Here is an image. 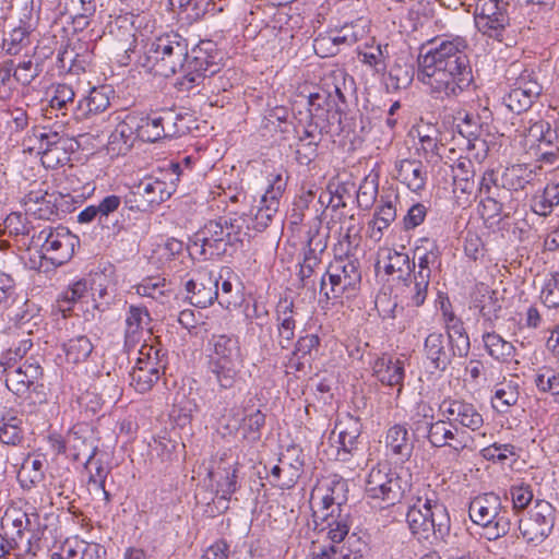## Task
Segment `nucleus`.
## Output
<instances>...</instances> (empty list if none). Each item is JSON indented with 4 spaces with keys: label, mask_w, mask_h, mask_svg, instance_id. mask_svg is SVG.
Returning a JSON list of instances; mask_svg holds the SVG:
<instances>
[{
    "label": "nucleus",
    "mask_w": 559,
    "mask_h": 559,
    "mask_svg": "<svg viewBox=\"0 0 559 559\" xmlns=\"http://www.w3.org/2000/svg\"><path fill=\"white\" fill-rule=\"evenodd\" d=\"M93 344L86 335H78L63 344L66 358L69 362L85 361L93 352Z\"/></svg>",
    "instance_id": "c03bdc74"
},
{
    "label": "nucleus",
    "mask_w": 559,
    "mask_h": 559,
    "mask_svg": "<svg viewBox=\"0 0 559 559\" xmlns=\"http://www.w3.org/2000/svg\"><path fill=\"white\" fill-rule=\"evenodd\" d=\"M481 298L483 299L479 300L480 304L476 305V307L479 308V313L485 319V321L492 323L499 318V313L502 308L497 296V292H487V294H484Z\"/></svg>",
    "instance_id": "13d9d810"
},
{
    "label": "nucleus",
    "mask_w": 559,
    "mask_h": 559,
    "mask_svg": "<svg viewBox=\"0 0 559 559\" xmlns=\"http://www.w3.org/2000/svg\"><path fill=\"white\" fill-rule=\"evenodd\" d=\"M217 278L223 281L221 294L218 293V299H216L218 304L227 309L238 306L241 301L240 289L238 286L235 287L231 281L233 278L237 280V276L229 267H225L221 271Z\"/></svg>",
    "instance_id": "58836bf2"
},
{
    "label": "nucleus",
    "mask_w": 559,
    "mask_h": 559,
    "mask_svg": "<svg viewBox=\"0 0 559 559\" xmlns=\"http://www.w3.org/2000/svg\"><path fill=\"white\" fill-rule=\"evenodd\" d=\"M409 489V483L389 464L373 466L366 479V493L371 499H381L386 506H394Z\"/></svg>",
    "instance_id": "1a4fd4ad"
},
{
    "label": "nucleus",
    "mask_w": 559,
    "mask_h": 559,
    "mask_svg": "<svg viewBox=\"0 0 559 559\" xmlns=\"http://www.w3.org/2000/svg\"><path fill=\"white\" fill-rule=\"evenodd\" d=\"M414 79V68L411 64L395 63L389 71L386 85L393 90L406 88Z\"/></svg>",
    "instance_id": "864d4df0"
},
{
    "label": "nucleus",
    "mask_w": 559,
    "mask_h": 559,
    "mask_svg": "<svg viewBox=\"0 0 559 559\" xmlns=\"http://www.w3.org/2000/svg\"><path fill=\"white\" fill-rule=\"evenodd\" d=\"M212 348L209 355V379L221 389H230L242 367V355L238 337L234 335H213L209 341Z\"/></svg>",
    "instance_id": "20e7f679"
},
{
    "label": "nucleus",
    "mask_w": 559,
    "mask_h": 559,
    "mask_svg": "<svg viewBox=\"0 0 559 559\" xmlns=\"http://www.w3.org/2000/svg\"><path fill=\"white\" fill-rule=\"evenodd\" d=\"M110 119L116 122V127L109 135L107 151L112 155H126L139 139L138 130L141 119L134 111L124 114L123 117L118 114Z\"/></svg>",
    "instance_id": "f3484780"
},
{
    "label": "nucleus",
    "mask_w": 559,
    "mask_h": 559,
    "mask_svg": "<svg viewBox=\"0 0 559 559\" xmlns=\"http://www.w3.org/2000/svg\"><path fill=\"white\" fill-rule=\"evenodd\" d=\"M534 382L540 392L559 395V372L550 368H543L536 374Z\"/></svg>",
    "instance_id": "bf43d9fd"
},
{
    "label": "nucleus",
    "mask_w": 559,
    "mask_h": 559,
    "mask_svg": "<svg viewBox=\"0 0 559 559\" xmlns=\"http://www.w3.org/2000/svg\"><path fill=\"white\" fill-rule=\"evenodd\" d=\"M454 190L472 193L475 187L474 163L465 156H459L454 164H450Z\"/></svg>",
    "instance_id": "c9c22d12"
},
{
    "label": "nucleus",
    "mask_w": 559,
    "mask_h": 559,
    "mask_svg": "<svg viewBox=\"0 0 559 559\" xmlns=\"http://www.w3.org/2000/svg\"><path fill=\"white\" fill-rule=\"evenodd\" d=\"M406 521L418 539L444 540L450 534L451 521L447 507L433 490L428 489L416 503L409 507Z\"/></svg>",
    "instance_id": "7ed1b4c3"
},
{
    "label": "nucleus",
    "mask_w": 559,
    "mask_h": 559,
    "mask_svg": "<svg viewBox=\"0 0 559 559\" xmlns=\"http://www.w3.org/2000/svg\"><path fill=\"white\" fill-rule=\"evenodd\" d=\"M34 138L38 141V154L48 152L59 145H71L72 139L67 134L52 130L49 127L35 128L33 130Z\"/></svg>",
    "instance_id": "a18cd8bd"
},
{
    "label": "nucleus",
    "mask_w": 559,
    "mask_h": 559,
    "mask_svg": "<svg viewBox=\"0 0 559 559\" xmlns=\"http://www.w3.org/2000/svg\"><path fill=\"white\" fill-rule=\"evenodd\" d=\"M138 117L141 119L138 130L140 140L145 142H156L162 139L163 131L159 122V111L152 112L150 115L138 112Z\"/></svg>",
    "instance_id": "09e8293b"
},
{
    "label": "nucleus",
    "mask_w": 559,
    "mask_h": 559,
    "mask_svg": "<svg viewBox=\"0 0 559 559\" xmlns=\"http://www.w3.org/2000/svg\"><path fill=\"white\" fill-rule=\"evenodd\" d=\"M540 300L548 308L559 307V273L548 277L540 292Z\"/></svg>",
    "instance_id": "e2e57ef3"
},
{
    "label": "nucleus",
    "mask_w": 559,
    "mask_h": 559,
    "mask_svg": "<svg viewBox=\"0 0 559 559\" xmlns=\"http://www.w3.org/2000/svg\"><path fill=\"white\" fill-rule=\"evenodd\" d=\"M445 340L457 350L459 358H464L468 355L471 349L469 336L463 325L453 329L444 334Z\"/></svg>",
    "instance_id": "0e129e2a"
},
{
    "label": "nucleus",
    "mask_w": 559,
    "mask_h": 559,
    "mask_svg": "<svg viewBox=\"0 0 559 559\" xmlns=\"http://www.w3.org/2000/svg\"><path fill=\"white\" fill-rule=\"evenodd\" d=\"M160 117V127H162V139L163 138H174L183 133V130L179 128L178 121H182L183 118L176 114L171 109H166L159 111Z\"/></svg>",
    "instance_id": "680f3d73"
},
{
    "label": "nucleus",
    "mask_w": 559,
    "mask_h": 559,
    "mask_svg": "<svg viewBox=\"0 0 559 559\" xmlns=\"http://www.w3.org/2000/svg\"><path fill=\"white\" fill-rule=\"evenodd\" d=\"M468 515L475 524L485 528V536L489 540L506 536L511 528L508 512L503 510L501 499L495 492H486L472 499Z\"/></svg>",
    "instance_id": "0eeeda50"
},
{
    "label": "nucleus",
    "mask_w": 559,
    "mask_h": 559,
    "mask_svg": "<svg viewBox=\"0 0 559 559\" xmlns=\"http://www.w3.org/2000/svg\"><path fill=\"white\" fill-rule=\"evenodd\" d=\"M26 537L24 554H31L35 556L40 550V542L44 536L47 526L40 523L38 513H28V520H26Z\"/></svg>",
    "instance_id": "49530a36"
},
{
    "label": "nucleus",
    "mask_w": 559,
    "mask_h": 559,
    "mask_svg": "<svg viewBox=\"0 0 559 559\" xmlns=\"http://www.w3.org/2000/svg\"><path fill=\"white\" fill-rule=\"evenodd\" d=\"M269 187L261 199V205L254 213V228L265 229L278 211L280 198L283 195L287 179L282 173L270 175Z\"/></svg>",
    "instance_id": "aec40b11"
},
{
    "label": "nucleus",
    "mask_w": 559,
    "mask_h": 559,
    "mask_svg": "<svg viewBox=\"0 0 559 559\" xmlns=\"http://www.w3.org/2000/svg\"><path fill=\"white\" fill-rule=\"evenodd\" d=\"M166 357L160 348L143 344L130 372V384L140 393L150 391L166 368Z\"/></svg>",
    "instance_id": "9b49d317"
},
{
    "label": "nucleus",
    "mask_w": 559,
    "mask_h": 559,
    "mask_svg": "<svg viewBox=\"0 0 559 559\" xmlns=\"http://www.w3.org/2000/svg\"><path fill=\"white\" fill-rule=\"evenodd\" d=\"M537 176L536 168L527 164H514L507 167L500 175L499 183L512 191L523 190Z\"/></svg>",
    "instance_id": "2f4dec72"
},
{
    "label": "nucleus",
    "mask_w": 559,
    "mask_h": 559,
    "mask_svg": "<svg viewBox=\"0 0 559 559\" xmlns=\"http://www.w3.org/2000/svg\"><path fill=\"white\" fill-rule=\"evenodd\" d=\"M5 385L16 395H23L43 377V368L36 358L26 359L17 368H4Z\"/></svg>",
    "instance_id": "412c9836"
},
{
    "label": "nucleus",
    "mask_w": 559,
    "mask_h": 559,
    "mask_svg": "<svg viewBox=\"0 0 559 559\" xmlns=\"http://www.w3.org/2000/svg\"><path fill=\"white\" fill-rule=\"evenodd\" d=\"M556 521V509L542 499H537L527 515L519 520V531L527 544L537 546L551 533Z\"/></svg>",
    "instance_id": "ddd939ff"
},
{
    "label": "nucleus",
    "mask_w": 559,
    "mask_h": 559,
    "mask_svg": "<svg viewBox=\"0 0 559 559\" xmlns=\"http://www.w3.org/2000/svg\"><path fill=\"white\" fill-rule=\"evenodd\" d=\"M75 93L68 84H58L53 90L50 99V107L56 110H67L69 105H73Z\"/></svg>",
    "instance_id": "774afa93"
},
{
    "label": "nucleus",
    "mask_w": 559,
    "mask_h": 559,
    "mask_svg": "<svg viewBox=\"0 0 559 559\" xmlns=\"http://www.w3.org/2000/svg\"><path fill=\"white\" fill-rule=\"evenodd\" d=\"M26 213L39 219H50L57 215V195L43 190H32L23 199Z\"/></svg>",
    "instance_id": "cd10ccee"
},
{
    "label": "nucleus",
    "mask_w": 559,
    "mask_h": 559,
    "mask_svg": "<svg viewBox=\"0 0 559 559\" xmlns=\"http://www.w3.org/2000/svg\"><path fill=\"white\" fill-rule=\"evenodd\" d=\"M278 463L282 464V469L284 471V477L280 483V487L282 489L294 487L304 472L305 454L302 449L298 445L287 447L281 453Z\"/></svg>",
    "instance_id": "393cba45"
},
{
    "label": "nucleus",
    "mask_w": 559,
    "mask_h": 559,
    "mask_svg": "<svg viewBox=\"0 0 559 559\" xmlns=\"http://www.w3.org/2000/svg\"><path fill=\"white\" fill-rule=\"evenodd\" d=\"M424 354L432 367L439 371H445L455 358L457 350L451 345L443 333L431 332L424 342Z\"/></svg>",
    "instance_id": "4be33fe9"
},
{
    "label": "nucleus",
    "mask_w": 559,
    "mask_h": 559,
    "mask_svg": "<svg viewBox=\"0 0 559 559\" xmlns=\"http://www.w3.org/2000/svg\"><path fill=\"white\" fill-rule=\"evenodd\" d=\"M188 41L178 33H167L155 38L146 51V66L155 74L169 78L178 70L185 71Z\"/></svg>",
    "instance_id": "423d86ee"
},
{
    "label": "nucleus",
    "mask_w": 559,
    "mask_h": 559,
    "mask_svg": "<svg viewBox=\"0 0 559 559\" xmlns=\"http://www.w3.org/2000/svg\"><path fill=\"white\" fill-rule=\"evenodd\" d=\"M150 320V313L145 307L133 305L129 307L124 330L126 348L130 349L141 341L144 324H147Z\"/></svg>",
    "instance_id": "473e14b6"
},
{
    "label": "nucleus",
    "mask_w": 559,
    "mask_h": 559,
    "mask_svg": "<svg viewBox=\"0 0 559 559\" xmlns=\"http://www.w3.org/2000/svg\"><path fill=\"white\" fill-rule=\"evenodd\" d=\"M169 4L174 11L186 14L189 22L199 21L215 5L212 0H169Z\"/></svg>",
    "instance_id": "4c0bfd02"
},
{
    "label": "nucleus",
    "mask_w": 559,
    "mask_h": 559,
    "mask_svg": "<svg viewBox=\"0 0 559 559\" xmlns=\"http://www.w3.org/2000/svg\"><path fill=\"white\" fill-rule=\"evenodd\" d=\"M223 221L214 219L207 222L191 238L188 250L190 255L197 250L199 255L205 258L221 257L227 252L228 243L225 241Z\"/></svg>",
    "instance_id": "dca6fc26"
},
{
    "label": "nucleus",
    "mask_w": 559,
    "mask_h": 559,
    "mask_svg": "<svg viewBox=\"0 0 559 559\" xmlns=\"http://www.w3.org/2000/svg\"><path fill=\"white\" fill-rule=\"evenodd\" d=\"M298 139L322 141L324 134H332L333 128L332 122H324L314 120V118L308 116V120L305 124L299 121V124L295 128Z\"/></svg>",
    "instance_id": "de8ad7c7"
},
{
    "label": "nucleus",
    "mask_w": 559,
    "mask_h": 559,
    "mask_svg": "<svg viewBox=\"0 0 559 559\" xmlns=\"http://www.w3.org/2000/svg\"><path fill=\"white\" fill-rule=\"evenodd\" d=\"M483 341L488 354L497 360L508 361L514 356L513 344L503 340L496 332L484 333Z\"/></svg>",
    "instance_id": "a19ab883"
},
{
    "label": "nucleus",
    "mask_w": 559,
    "mask_h": 559,
    "mask_svg": "<svg viewBox=\"0 0 559 559\" xmlns=\"http://www.w3.org/2000/svg\"><path fill=\"white\" fill-rule=\"evenodd\" d=\"M559 205V167L549 174L548 182L540 194L532 200V211L543 217L551 214Z\"/></svg>",
    "instance_id": "c85d7f7f"
},
{
    "label": "nucleus",
    "mask_w": 559,
    "mask_h": 559,
    "mask_svg": "<svg viewBox=\"0 0 559 559\" xmlns=\"http://www.w3.org/2000/svg\"><path fill=\"white\" fill-rule=\"evenodd\" d=\"M361 272L357 259L337 258L330 263L325 275L320 281V292L326 299L340 298L345 292L353 290L360 284Z\"/></svg>",
    "instance_id": "9d476101"
},
{
    "label": "nucleus",
    "mask_w": 559,
    "mask_h": 559,
    "mask_svg": "<svg viewBox=\"0 0 559 559\" xmlns=\"http://www.w3.org/2000/svg\"><path fill=\"white\" fill-rule=\"evenodd\" d=\"M223 52L213 40H201L188 50L183 74L176 80L175 87L179 92H190L206 78L218 73L223 67Z\"/></svg>",
    "instance_id": "39448f33"
},
{
    "label": "nucleus",
    "mask_w": 559,
    "mask_h": 559,
    "mask_svg": "<svg viewBox=\"0 0 559 559\" xmlns=\"http://www.w3.org/2000/svg\"><path fill=\"white\" fill-rule=\"evenodd\" d=\"M320 337L317 334H306L300 336L295 345L294 356L300 355V357L308 356L313 359L319 352Z\"/></svg>",
    "instance_id": "338daca9"
},
{
    "label": "nucleus",
    "mask_w": 559,
    "mask_h": 559,
    "mask_svg": "<svg viewBox=\"0 0 559 559\" xmlns=\"http://www.w3.org/2000/svg\"><path fill=\"white\" fill-rule=\"evenodd\" d=\"M373 374L385 385H399V392L404 380V364L399 359L383 355L376 359L372 366Z\"/></svg>",
    "instance_id": "7c9ffc66"
},
{
    "label": "nucleus",
    "mask_w": 559,
    "mask_h": 559,
    "mask_svg": "<svg viewBox=\"0 0 559 559\" xmlns=\"http://www.w3.org/2000/svg\"><path fill=\"white\" fill-rule=\"evenodd\" d=\"M543 86L533 70L525 69L514 82L511 91L503 96V104L518 115L527 111L542 95Z\"/></svg>",
    "instance_id": "2eb2a0df"
},
{
    "label": "nucleus",
    "mask_w": 559,
    "mask_h": 559,
    "mask_svg": "<svg viewBox=\"0 0 559 559\" xmlns=\"http://www.w3.org/2000/svg\"><path fill=\"white\" fill-rule=\"evenodd\" d=\"M442 417L451 420L459 428H467L472 431L480 429L484 418L474 404L460 399H444L439 405Z\"/></svg>",
    "instance_id": "a211bd4d"
},
{
    "label": "nucleus",
    "mask_w": 559,
    "mask_h": 559,
    "mask_svg": "<svg viewBox=\"0 0 559 559\" xmlns=\"http://www.w3.org/2000/svg\"><path fill=\"white\" fill-rule=\"evenodd\" d=\"M520 397L519 384L515 381H504L496 386L492 407L499 413H507Z\"/></svg>",
    "instance_id": "ea45409f"
},
{
    "label": "nucleus",
    "mask_w": 559,
    "mask_h": 559,
    "mask_svg": "<svg viewBox=\"0 0 559 559\" xmlns=\"http://www.w3.org/2000/svg\"><path fill=\"white\" fill-rule=\"evenodd\" d=\"M45 477L44 462L41 459L26 457L17 473V479L23 488H32Z\"/></svg>",
    "instance_id": "37998d69"
},
{
    "label": "nucleus",
    "mask_w": 559,
    "mask_h": 559,
    "mask_svg": "<svg viewBox=\"0 0 559 559\" xmlns=\"http://www.w3.org/2000/svg\"><path fill=\"white\" fill-rule=\"evenodd\" d=\"M109 93L107 86L93 87L88 95L78 102L74 118L80 121L104 112L110 105Z\"/></svg>",
    "instance_id": "a878e982"
},
{
    "label": "nucleus",
    "mask_w": 559,
    "mask_h": 559,
    "mask_svg": "<svg viewBox=\"0 0 559 559\" xmlns=\"http://www.w3.org/2000/svg\"><path fill=\"white\" fill-rule=\"evenodd\" d=\"M475 25L486 37L511 47L515 44L506 3L499 0H480L476 5Z\"/></svg>",
    "instance_id": "6e6552de"
},
{
    "label": "nucleus",
    "mask_w": 559,
    "mask_h": 559,
    "mask_svg": "<svg viewBox=\"0 0 559 559\" xmlns=\"http://www.w3.org/2000/svg\"><path fill=\"white\" fill-rule=\"evenodd\" d=\"M337 116L338 119H336V121L332 124V134L345 133L346 135H356L358 127L361 131L365 129L362 126V115L359 111L343 114L342 107H340L337 109Z\"/></svg>",
    "instance_id": "603ef678"
},
{
    "label": "nucleus",
    "mask_w": 559,
    "mask_h": 559,
    "mask_svg": "<svg viewBox=\"0 0 559 559\" xmlns=\"http://www.w3.org/2000/svg\"><path fill=\"white\" fill-rule=\"evenodd\" d=\"M277 343L282 349L289 347L295 337L296 321L293 317V302L281 301L277 306Z\"/></svg>",
    "instance_id": "f704fd0d"
},
{
    "label": "nucleus",
    "mask_w": 559,
    "mask_h": 559,
    "mask_svg": "<svg viewBox=\"0 0 559 559\" xmlns=\"http://www.w3.org/2000/svg\"><path fill=\"white\" fill-rule=\"evenodd\" d=\"M439 132L432 130L431 133H421L418 131L420 150L424 152L427 162H431L433 157L442 159L440 148L443 146L438 139Z\"/></svg>",
    "instance_id": "052dcab7"
},
{
    "label": "nucleus",
    "mask_w": 559,
    "mask_h": 559,
    "mask_svg": "<svg viewBox=\"0 0 559 559\" xmlns=\"http://www.w3.org/2000/svg\"><path fill=\"white\" fill-rule=\"evenodd\" d=\"M509 493L515 512L523 511L534 498L531 486L526 484L511 486Z\"/></svg>",
    "instance_id": "69168bd1"
},
{
    "label": "nucleus",
    "mask_w": 559,
    "mask_h": 559,
    "mask_svg": "<svg viewBox=\"0 0 559 559\" xmlns=\"http://www.w3.org/2000/svg\"><path fill=\"white\" fill-rule=\"evenodd\" d=\"M467 41L461 36L436 41L418 57V80L437 98L456 97L474 81L466 53Z\"/></svg>",
    "instance_id": "f257e3e1"
},
{
    "label": "nucleus",
    "mask_w": 559,
    "mask_h": 559,
    "mask_svg": "<svg viewBox=\"0 0 559 559\" xmlns=\"http://www.w3.org/2000/svg\"><path fill=\"white\" fill-rule=\"evenodd\" d=\"M87 290L88 287L85 280L76 281L62 293L60 299L58 300L60 308L63 311L71 310L75 302L81 301L86 297Z\"/></svg>",
    "instance_id": "6e6d98bb"
},
{
    "label": "nucleus",
    "mask_w": 559,
    "mask_h": 559,
    "mask_svg": "<svg viewBox=\"0 0 559 559\" xmlns=\"http://www.w3.org/2000/svg\"><path fill=\"white\" fill-rule=\"evenodd\" d=\"M186 299L197 308H206L218 299V278L211 271H198L186 285Z\"/></svg>",
    "instance_id": "6ab92c4d"
},
{
    "label": "nucleus",
    "mask_w": 559,
    "mask_h": 559,
    "mask_svg": "<svg viewBox=\"0 0 559 559\" xmlns=\"http://www.w3.org/2000/svg\"><path fill=\"white\" fill-rule=\"evenodd\" d=\"M385 447L401 462L409 460L414 451V442L411 440L405 425L396 424L388 429Z\"/></svg>",
    "instance_id": "c756f323"
},
{
    "label": "nucleus",
    "mask_w": 559,
    "mask_h": 559,
    "mask_svg": "<svg viewBox=\"0 0 559 559\" xmlns=\"http://www.w3.org/2000/svg\"><path fill=\"white\" fill-rule=\"evenodd\" d=\"M121 205V198L115 194H110L105 197L98 205H96L98 215H99V225L103 228L116 227L118 224V219L112 221L111 215L119 209Z\"/></svg>",
    "instance_id": "5fc2aeb1"
},
{
    "label": "nucleus",
    "mask_w": 559,
    "mask_h": 559,
    "mask_svg": "<svg viewBox=\"0 0 559 559\" xmlns=\"http://www.w3.org/2000/svg\"><path fill=\"white\" fill-rule=\"evenodd\" d=\"M359 60L374 70L382 73L386 70V59L389 58V45L366 46L358 51Z\"/></svg>",
    "instance_id": "79ce46f5"
},
{
    "label": "nucleus",
    "mask_w": 559,
    "mask_h": 559,
    "mask_svg": "<svg viewBox=\"0 0 559 559\" xmlns=\"http://www.w3.org/2000/svg\"><path fill=\"white\" fill-rule=\"evenodd\" d=\"M32 240L41 247L44 257L52 264L62 265L68 262L73 253L79 239L67 227H47L33 235Z\"/></svg>",
    "instance_id": "f8f14e48"
},
{
    "label": "nucleus",
    "mask_w": 559,
    "mask_h": 559,
    "mask_svg": "<svg viewBox=\"0 0 559 559\" xmlns=\"http://www.w3.org/2000/svg\"><path fill=\"white\" fill-rule=\"evenodd\" d=\"M23 420L12 409H0V442L19 445L24 439Z\"/></svg>",
    "instance_id": "72a5a7b5"
},
{
    "label": "nucleus",
    "mask_w": 559,
    "mask_h": 559,
    "mask_svg": "<svg viewBox=\"0 0 559 559\" xmlns=\"http://www.w3.org/2000/svg\"><path fill=\"white\" fill-rule=\"evenodd\" d=\"M320 495L321 507L314 515L321 520V530L328 531V537L333 543H341L352 526L350 506L348 500V484L342 478L332 479L317 487L312 499Z\"/></svg>",
    "instance_id": "f03ea898"
},
{
    "label": "nucleus",
    "mask_w": 559,
    "mask_h": 559,
    "mask_svg": "<svg viewBox=\"0 0 559 559\" xmlns=\"http://www.w3.org/2000/svg\"><path fill=\"white\" fill-rule=\"evenodd\" d=\"M338 431V443L337 460L346 462L349 456L356 454L359 451L360 435H361V423L359 418L352 415H347L344 419L336 424Z\"/></svg>",
    "instance_id": "5701e85b"
},
{
    "label": "nucleus",
    "mask_w": 559,
    "mask_h": 559,
    "mask_svg": "<svg viewBox=\"0 0 559 559\" xmlns=\"http://www.w3.org/2000/svg\"><path fill=\"white\" fill-rule=\"evenodd\" d=\"M11 320H13L20 329L31 333L32 328L37 325L40 321L39 309L34 302L26 300L13 312Z\"/></svg>",
    "instance_id": "3c124183"
},
{
    "label": "nucleus",
    "mask_w": 559,
    "mask_h": 559,
    "mask_svg": "<svg viewBox=\"0 0 559 559\" xmlns=\"http://www.w3.org/2000/svg\"><path fill=\"white\" fill-rule=\"evenodd\" d=\"M415 425L416 431L424 430L426 432V438L431 447H450L456 453L467 447L469 437L463 429L455 427L452 425L451 420H448L444 417L430 423L417 421Z\"/></svg>",
    "instance_id": "4468645a"
},
{
    "label": "nucleus",
    "mask_w": 559,
    "mask_h": 559,
    "mask_svg": "<svg viewBox=\"0 0 559 559\" xmlns=\"http://www.w3.org/2000/svg\"><path fill=\"white\" fill-rule=\"evenodd\" d=\"M395 178L411 191L419 192L425 189L427 171L420 160L401 159L395 163Z\"/></svg>",
    "instance_id": "bb28decb"
},
{
    "label": "nucleus",
    "mask_w": 559,
    "mask_h": 559,
    "mask_svg": "<svg viewBox=\"0 0 559 559\" xmlns=\"http://www.w3.org/2000/svg\"><path fill=\"white\" fill-rule=\"evenodd\" d=\"M139 186L142 191L141 195L146 199L152 209L167 201L174 192L173 187L167 182L153 177L142 179Z\"/></svg>",
    "instance_id": "e433bc0d"
},
{
    "label": "nucleus",
    "mask_w": 559,
    "mask_h": 559,
    "mask_svg": "<svg viewBox=\"0 0 559 559\" xmlns=\"http://www.w3.org/2000/svg\"><path fill=\"white\" fill-rule=\"evenodd\" d=\"M26 520H28V513L26 512H16L15 516L11 518L8 515L5 519L7 522L11 521L10 527L4 532L5 535L11 540V544L23 552L27 531Z\"/></svg>",
    "instance_id": "8fccbe9b"
},
{
    "label": "nucleus",
    "mask_w": 559,
    "mask_h": 559,
    "mask_svg": "<svg viewBox=\"0 0 559 559\" xmlns=\"http://www.w3.org/2000/svg\"><path fill=\"white\" fill-rule=\"evenodd\" d=\"M73 148V143L71 145H59L52 150H48V152H41L40 160L45 168L55 169L58 166H62L69 162L70 156L69 153Z\"/></svg>",
    "instance_id": "4d7b16f0"
},
{
    "label": "nucleus",
    "mask_w": 559,
    "mask_h": 559,
    "mask_svg": "<svg viewBox=\"0 0 559 559\" xmlns=\"http://www.w3.org/2000/svg\"><path fill=\"white\" fill-rule=\"evenodd\" d=\"M308 116L314 120L332 122L338 119L337 109L340 108L335 97L328 90L321 88L308 96Z\"/></svg>",
    "instance_id": "b1692460"
}]
</instances>
